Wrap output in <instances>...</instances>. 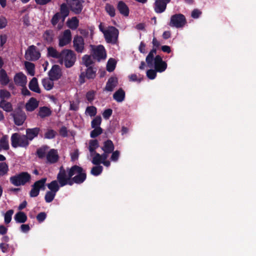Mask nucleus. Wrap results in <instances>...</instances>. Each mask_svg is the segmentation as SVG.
I'll return each mask as SVG.
<instances>
[{
	"instance_id": "1",
	"label": "nucleus",
	"mask_w": 256,
	"mask_h": 256,
	"mask_svg": "<svg viewBox=\"0 0 256 256\" xmlns=\"http://www.w3.org/2000/svg\"><path fill=\"white\" fill-rule=\"evenodd\" d=\"M74 176L73 178V180L77 184L82 182L86 178V173L78 166H74L66 170L61 167L57 176V179L60 186H63L67 184H72V182L70 178Z\"/></svg>"
},
{
	"instance_id": "2",
	"label": "nucleus",
	"mask_w": 256,
	"mask_h": 256,
	"mask_svg": "<svg viewBox=\"0 0 256 256\" xmlns=\"http://www.w3.org/2000/svg\"><path fill=\"white\" fill-rule=\"evenodd\" d=\"M156 53V50L153 48L148 54L146 58V62L148 66L152 68L153 66V61L154 60V68L157 72H164L166 68L167 64L162 60L160 56H156L154 58V55Z\"/></svg>"
},
{
	"instance_id": "3",
	"label": "nucleus",
	"mask_w": 256,
	"mask_h": 256,
	"mask_svg": "<svg viewBox=\"0 0 256 256\" xmlns=\"http://www.w3.org/2000/svg\"><path fill=\"white\" fill-rule=\"evenodd\" d=\"M76 58V54L72 50L66 49L60 53L58 60L61 64H64L66 68H70L74 65Z\"/></svg>"
},
{
	"instance_id": "4",
	"label": "nucleus",
	"mask_w": 256,
	"mask_h": 256,
	"mask_svg": "<svg viewBox=\"0 0 256 256\" xmlns=\"http://www.w3.org/2000/svg\"><path fill=\"white\" fill-rule=\"evenodd\" d=\"M100 30L103 33L106 40L108 43H115L118 36V30L114 26L104 28L102 23L99 25Z\"/></svg>"
},
{
	"instance_id": "5",
	"label": "nucleus",
	"mask_w": 256,
	"mask_h": 256,
	"mask_svg": "<svg viewBox=\"0 0 256 256\" xmlns=\"http://www.w3.org/2000/svg\"><path fill=\"white\" fill-rule=\"evenodd\" d=\"M30 178V176L26 172H22L14 175L10 178V182L14 186H23L28 182Z\"/></svg>"
},
{
	"instance_id": "6",
	"label": "nucleus",
	"mask_w": 256,
	"mask_h": 256,
	"mask_svg": "<svg viewBox=\"0 0 256 256\" xmlns=\"http://www.w3.org/2000/svg\"><path fill=\"white\" fill-rule=\"evenodd\" d=\"M12 146L16 148L18 147H26L28 144V140L25 135H20L17 133H14L11 136Z\"/></svg>"
},
{
	"instance_id": "7",
	"label": "nucleus",
	"mask_w": 256,
	"mask_h": 256,
	"mask_svg": "<svg viewBox=\"0 0 256 256\" xmlns=\"http://www.w3.org/2000/svg\"><path fill=\"white\" fill-rule=\"evenodd\" d=\"M92 56L100 61L106 58V54L104 47L102 45L98 46H90Z\"/></svg>"
},
{
	"instance_id": "8",
	"label": "nucleus",
	"mask_w": 256,
	"mask_h": 256,
	"mask_svg": "<svg viewBox=\"0 0 256 256\" xmlns=\"http://www.w3.org/2000/svg\"><path fill=\"white\" fill-rule=\"evenodd\" d=\"M46 181V178H42L41 180L36 182L32 186V190L30 192V196H37L39 194L40 190H44Z\"/></svg>"
},
{
	"instance_id": "9",
	"label": "nucleus",
	"mask_w": 256,
	"mask_h": 256,
	"mask_svg": "<svg viewBox=\"0 0 256 256\" xmlns=\"http://www.w3.org/2000/svg\"><path fill=\"white\" fill-rule=\"evenodd\" d=\"M186 24L185 17L182 14H176L172 16L170 26L177 28L183 27Z\"/></svg>"
},
{
	"instance_id": "10",
	"label": "nucleus",
	"mask_w": 256,
	"mask_h": 256,
	"mask_svg": "<svg viewBox=\"0 0 256 256\" xmlns=\"http://www.w3.org/2000/svg\"><path fill=\"white\" fill-rule=\"evenodd\" d=\"M40 53L34 46L28 47L25 53V58L28 60H35L39 58Z\"/></svg>"
},
{
	"instance_id": "11",
	"label": "nucleus",
	"mask_w": 256,
	"mask_h": 256,
	"mask_svg": "<svg viewBox=\"0 0 256 256\" xmlns=\"http://www.w3.org/2000/svg\"><path fill=\"white\" fill-rule=\"evenodd\" d=\"M72 40L71 32L69 30H65L58 37V46L60 47L68 44Z\"/></svg>"
},
{
	"instance_id": "12",
	"label": "nucleus",
	"mask_w": 256,
	"mask_h": 256,
	"mask_svg": "<svg viewBox=\"0 0 256 256\" xmlns=\"http://www.w3.org/2000/svg\"><path fill=\"white\" fill-rule=\"evenodd\" d=\"M68 4L75 14H80L82 9V0H66Z\"/></svg>"
},
{
	"instance_id": "13",
	"label": "nucleus",
	"mask_w": 256,
	"mask_h": 256,
	"mask_svg": "<svg viewBox=\"0 0 256 256\" xmlns=\"http://www.w3.org/2000/svg\"><path fill=\"white\" fill-rule=\"evenodd\" d=\"M74 47L78 52H82L84 48V42L83 38L80 36H74L73 40Z\"/></svg>"
},
{
	"instance_id": "14",
	"label": "nucleus",
	"mask_w": 256,
	"mask_h": 256,
	"mask_svg": "<svg viewBox=\"0 0 256 256\" xmlns=\"http://www.w3.org/2000/svg\"><path fill=\"white\" fill-rule=\"evenodd\" d=\"M14 81L16 85L25 87L27 83L26 76L22 72H18L14 76Z\"/></svg>"
},
{
	"instance_id": "15",
	"label": "nucleus",
	"mask_w": 256,
	"mask_h": 256,
	"mask_svg": "<svg viewBox=\"0 0 256 256\" xmlns=\"http://www.w3.org/2000/svg\"><path fill=\"white\" fill-rule=\"evenodd\" d=\"M14 123L18 126L22 125L26 119V115L23 112L19 110L16 112L12 114Z\"/></svg>"
},
{
	"instance_id": "16",
	"label": "nucleus",
	"mask_w": 256,
	"mask_h": 256,
	"mask_svg": "<svg viewBox=\"0 0 256 256\" xmlns=\"http://www.w3.org/2000/svg\"><path fill=\"white\" fill-rule=\"evenodd\" d=\"M170 0H155L154 10L158 13L164 12L166 8V4Z\"/></svg>"
},
{
	"instance_id": "17",
	"label": "nucleus",
	"mask_w": 256,
	"mask_h": 256,
	"mask_svg": "<svg viewBox=\"0 0 256 256\" xmlns=\"http://www.w3.org/2000/svg\"><path fill=\"white\" fill-rule=\"evenodd\" d=\"M58 158V152L54 149L50 150L46 154V162L50 164L56 162Z\"/></svg>"
},
{
	"instance_id": "18",
	"label": "nucleus",
	"mask_w": 256,
	"mask_h": 256,
	"mask_svg": "<svg viewBox=\"0 0 256 256\" xmlns=\"http://www.w3.org/2000/svg\"><path fill=\"white\" fill-rule=\"evenodd\" d=\"M50 78L52 80H56L62 76L61 69L58 66L54 65L49 72Z\"/></svg>"
},
{
	"instance_id": "19",
	"label": "nucleus",
	"mask_w": 256,
	"mask_h": 256,
	"mask_svg": "<svg viewBox=\"0 0 256 256\" xmlns=\"http://www.w3.org/2000/svg\"><path fill=\"white\" fill-rule=\"evenodd\" d=\"M96 76V72L91 67L87 68L86 74L82 72L80 76V83L84 82V78L86 77L88 78H93Z\"/></svg>"
},
{
	"instance_id": "20",
	"label": "nucleus",
	"mask_w": 256,
	"mask_h": 256,
	"mask_svg": "<svg viewBox=\"0 0 256 256\" xmlns=\"http://www.w3.org/2000/svg\"><path fill=\"white\" fill-rule=\"evenodd\" d=\"M38 106V102L34 98H32L26 104V109L27 111L32 112Z\"/></svg>"
},
{
	"instance_id": "21",
	"label": "nucleus",
	"mask_w": 256,
	"mask_h": 256,
	"mask_svg": "<svg viewBox=\"0 0 256 256\" xmlns=\"http://www.w3.org/2000/svg\"><path fill=\"white\" fill-rule=\"evenodd\" d=\"M92 156H93L92 160V164H98L100 163H102L104 160H106L108 157V155L104 153L100 155L98 153L94 152Z\"/></svg>"
},
{
	"instance_id": "22",
	"label": "nucleus",
	"mask_w": 256,
	"mask_h": 256,
	"mask_svg": "<svg viewBox=\"0 0 256 256\" xmlns=\"http://www.w3.org/2000/svg\"><path fill=\"white\" fill-rule=\"evenodd\" d=\"M118 79L116 77L110 78L106 83L105 90L108 92H112L118 84Z\"/></svg>"
},
{
	"instance_id": "23",
	"label": "nucleus",
	"mask_w": 256,
	"mask_h": 256,
	"mask_svg": "<svg viewBox=\"0 0 256 256\" xmlns=\"http://www.w3.org/2000/svg\"><path fill=\"white\" fill-rule=\"evenodd\" d=\"M8 137L6 135L3 136L0 138V152L9 149Z\"/></svg>"
},
{
	"instance_id": "24",
	"label": "nucleus",
	"mask_w": 256,
	"mask_h": 256,
	"mask_svg": "<svg viewBox=\"0 0 256 256\" xmlns=\"http://www.w3.org/2000/svg\"><path fill=\"white\" fill-rule=\"evenodd\" d=\"M40 128H38L27 129L26 130V136L28 138V140H32L33 138L38 136Z\"/></svg>"
},
{
	"instance_id": "25",
	"label": "nucleus",
	"mask_w": 256,
	"mask_h": 256,
	"mask_svg": "<svg viewBox=\"0 0 256 256\" xmlns=\"http://www.w3.org/2000/svg\"><path fill=\"white\" fill-rule=\"evenodd\" d=\"M119 12L125 16H127L129 14V9L128 6L124 2L120 1L118 2L117 6Z\"/></svg>"
},
{
	"instance_id": "26",
	"label": "nucleus",
	"mask_w": 256,
	"mask_h": 256,
	"mask_svg": "<svg viewBox=\"0 0 256 256\" xmlns=\"http://www.w3.org/2000/svg\"><path fill=\"white\" fill-rule=\"evenodd\" d=\"M102 150L104 151V154H106L108 155L110 153L114 150V145L110 140H108L106 141L104 144V146L102 148Z\"/></svg>"
},
{
	"instance_id": "27",
	"label": "nucleus",
	"mask_w": 256,
	"mask_h": 256,
	"mask_svg": "<svg viewBox=\"0 0 256 256\" xmlns=\"http://www.w3.org/2000/svg\"><path fill=\"white\" fill-rule=\"evenodd\" d=\"M29 88L32 91L37 93H40V90L38 86V80L36 78H33L30 82Z\"/></svg>"
},
{
	"instance_id": "28",
	"label": "nucleus",
	"mask_w": 256,
	"mask_h": 256,
	"mask_svg": "<svg viewBox=\"0 0 256 256\" xmlns=\"http://www.w3.org/2000/svg\"><path fill=\"white\" fill-rule=\"evenodd\" d=\"M10 82V78L6 72L2 69L0 70V82L3 86L7 85Z\"/></svg>"
},
{
	"instance_id": "29",
	"label": "nucleus",
	"mask_w": 256,
	"mask_h": 256,
	"mask_svg": "<svg viewBox=\"0 0 256 256\" xmlns=\"http://www.w3.org/2000/svg\"><path fill=\"white\" fill-rule=\"evenodd\" d=\"M14 219L18 223H24L27 220V216L24 212H20L15 214Z\"/></svg>"
},
{
	"instance_id": "30",
	"label": "nucleus",
	"mask_w": 256,
	"mask_h": 256,
	"mask_svg": "<svg viewBox=\"0 0 256 256\" xmlns=\"http://www.w3.org/2000/svg\"><path fill=\"white\" fill-rule=\"evenodd\" d=\"M98 141L96 140H91L89 142L88 150L91 156L95 152V150L98 147Z\"/></svg>"
},
{
	"instance_id": "31",
	"label": "nucleus",
	"mask_w": 256,
	"mask_h": 256,
	"mask_svg": "<svg viewBox=\"0 0 256 256\" xmlns=\"http://www.w3.org/2000/svg\"><path fill=\"white\" fill-rule=\"evenodd\" d=\"M125 93L124 91L120 89L114 94V98L118 102H122L124 100Z\"/></svg>"
},
{
	"instance_id": "32",
	"label": "nucleus",
	"mask_w": 256,
	"mask_h": 256,
	"mask_svg": "<svg viewBox=\"0 0 256 256\" xmlns=\"http://www.w3.org/2000/svg\"><path fill=\"white\" fill-rule=\"evenodd\" d=\"M78 20L76 17H73L67 21V25L72 30L76 29L78 26Z\"/></svg>"
},
{
	"instance_id": "33",
	"label": "nucleus",
	"mask_w": 256,
	"mask_h": 256,
	"mask_svg": "<svg viewBox=\"0 0 256 256\" xmlns=\"http://www.w3.org/2000/svg\"><path fill=\"white\" fill-rule=\"evenodd\" d=\"M0 108L6 112H10L12 110V106L10 102L6 100L0 102Z\"/></svg>"
},
{
	"instance_id": "34",
	"label": "nucleus",
	"mask_w": 256,
	"mask_h": 256,
	"mask_svg": "<svg viewBox=\"0 0 256 256\" xmlns=\"http://www.w3.org/2000/svg\"><path fill=\"white\" fill-rule=\"evenodd\" d=\"M54 80L50 78H44L42 80V83L44 88L48 90H50L54 86Z\"/></svg>"
},
{
	"instance_id": "35",
	"label": "nucleus",
	"mask_w": 256,
	"mask_h": 256,
	"mask_svg": "<svg viewBox=\"0 0 256 256\" xmlns=\"http://www.w3.org/2000/svg\"><path fill=\"white\" fill-rule=\"evenodd\" d=\"M51 114V111L49 108L44 106L40 108L38 116L41 118L49 116Z\"/></svg>"
},
{
	"instance_id": "36",
	"label": "nucleus",
	"mask_w": 256,
	"mask_h": 256,
	"mask_svg": "<svg viewBox=\"0 0 256 256\" xmlns=\"http://www.w3.org/2000/svg\"><path fill=\"white\" fill-rule=\"evenodd\" d=\"M97 113V109L94 106H88L86 108L85 114L90 117L94 116Z\"/></svg>"
},
{
	"instance_id": "37",
	"label": "nucleus",
	"mask_w": 256,
	"mask_h": 256,
	"mask_svg": "<svg viewBox=\"0 0 256 256\" xmlns=\"http://www.w3.org/2000/svg\"><path fill=\"white\" fill-rule=\"evenodd\" d=\"M25 67L28 72V73L30 76H33L34 75V66L30 62H26L24 63Z\"/></svg>"
},
{
	"instance_id": "38",
	"label": "nucleus",
	"mask_w": 256,
	"mask_h": 256,
	"mask_svg": "<svg viewBox=\"0 0 256 256\" xmlns=\"http://www.w3.org/2000/svg\"><path fill=\"white\" fill-rule=\"evenodd\" d=\"M14 212V210H10L4 214V222L6 224H8L11 222Z\"/></svg>"
},
{
	"instance_id": "39",
	"label": "nucleus",
	"mask_w": 256,
	"mask_h": 256,
	"mask_svg": "<svg viewBox=\"0 0 256 256\" xmlns=\"http://www.w3.org/2000/svg\"><path fill=\"white\" fill-rule=\"evenodd\" d=\"M48 188L51 192L56 193L59 190V185L56 180H53L48 184Z\"/></svg>"
},
{
	"instance_id": "40",
	"label": "nucleus",
	"mask_w": 256,
	"mask_h": 256,
	"mask_svg": "<svg viewBox=\"0 0 256 256\" xmlns=\"http://www.w3.org/2000/svg\"><path fill=\"white\" fill-rule=\"evenodd\" d=\"M10 93L6 90L2 89L0 90V101L6 100L10 98Z\"/></svg>"
},
{
	"instance_id": "41",
	"label": "nucleus",
	"mask_w": 256,
	"mask_h": 256,
	"mask_svg": "<svg viewBox=\"0 0 256 256\" xmlns=\"http://www.w3.org/2000/svg\"><path fill=\"white\" fill-rule=\"evenodd\" d=\"M68 10L65 4H63L60 6V15L62 14V22L64 21V18L66 17L68 14Z\"/></svg>"
},
{
	"instance_id": "42",
	"label": "nucleus",
	"mask_w": 256,
	"mask_h": 256,
	"mask_svg": "<svg viewBox=\"0 0 256 256\" xmlns=\"http://www.w3.org/2000/svg\"><path fill=\"white\" fill-rule=\"evenodd\" d=\"M8 171V165L4 162H0V176H3L6 174Z\"/></svg>"
},
{
	"instance_id": "43",
	"label": "nucleus",
	"mask_w": 256,
	"mask_h": 256,
	"mask_svg": "<svg viewBox=\"0 0 256 256\" xmlns=\"http://www.w3.org/2000/svg\"><path fill=\"white\" fill-rule=\"evenodd\" d=\"M116 61L113 58H110L107 63L106 70L108 72L113 71L116 67Z\"/></svg>"
},
{
	"instance_id": "44",
	"label": "nucleus",
	"mask_w": 256,
	"mask_h": 256,
	"mask_svg": "<svg viewBox=\"0 0 256 256\" xmlns=\"http://www.w3.org/2000/svg\"><path fill=\"white\" fill-rule=\"evenodd\" d=\"M48 56L56 58H58L60 59V54L54 48L52 47L48 48Z\"/></svg>"
},
{
	"instance_id": "45",
	"label": "nucleus",
	"mask_w": 256,
	"mask_h": 256,
	"mask_svg": "<svg viewBox=\"0 0 256 256\" xmlns=\"http://www.w3.org/2000/svg\"><path fill=\"white\" fill-rule=\"evenodd\" d=\"M82 63L86 66H90L92 63L91 56L88 55H84L82 58Z\"/></svg>"
},
{
	"instance_id": "46",
	"label": "nucleus",
	"mask_w": 256,
	"mask_h": 256,
	"mask_svg": "<svg viewBox=\"0 0 256 256\" xmlns=\"http://www.w3.org/2000/svg\"><path fill=\"white\" fill-rule=\"evenodd\" d=\"M56 193L48 191L46 192V194L44 196L45 200L46 202H50L54 199Z\"/></svg>"
},
{
	"instance_id": "47",
	"label": "nucleus",
	"mask_w": 256,
	"mask_h": 256,
	"mask_svg": "<svg viewBox=\"0 0 256 256\" xmlns=\"http://www.w3.org/2000/svg\"><path fill=\"white\" fill-rule=\"evenodd\" d=\"M54 34L52 30H46L44 34V38L48 42H51L52 40Z\"/></svg>"
},
{
	"instance_id": "48",
	"label": "nucleus",
	"mask_w": 256,
	"mask_h": 256,
	"mask_svg": "<svg viewBox=\"0 0 256 256\" xmlns=\"http://www.w3.org/2000/svg\"><path fill=\"white\" fill-rule=\"evenodd\" d=\"M105 10L107 13L112 17L115 16V9L113 6L107 4L105 6Z\"/></svg>"
},
{
	"instance_id": "49",
	"label": "nucleus",
	"mask_w": 256,
	"mask_h": 256,
	"mask_svg": "<svg viewBox=\"0 0 256 256\" xmlns=\"http://www.w3.org/2000/svg\"><path fill=\"white\" fill-rule=\"evenodd\" d=\"M94 128L93 130H92L90 132V137L94 138L100 135L102 132V128L100 127H96V128Z\"/></svg>"
},
{
	"instance_id": "50",
	"label": "nucleus",
	"mask_w": 256,
	"mask_h": 256,
	"mask_svg": "<svg viewBox=\"0 0 256 256\" xmlns=\"http://www.w3.org/2000/svg\"><path fill=\"white\" fill-rule=\"evenodd\" d=\"M102 122V118L100 116H96L91 122L92 128L100 127Z\"/></svg>"
},
{
	"instance_id": "51",
	"label": "nucleus",
	"mask_w": 256,
	"mask_h": 256,
	"mask_svg": "<svg viewBox=\"0 0 256 256\" xmlns=\"http://www.w3.org/2000/svg\"><path fill=\"white\" fill-rule=\"evenodd\" d=\"M102 171V167L98 166H94L91 170V174L95 176H97L101 174Z\"/></svg>"
},
{
	"instance_id": "52",
	"label": "nucleus",
	"mask_w": 256,
	"mask_h": 256,
	"mask_svg": "<svg viewBox=\"0 0 256 256\" xmlns=\"http://www.w3.org/2000/svg\"><path fill=\"white\" fill-rule=\"evenodd\" d=\"M96 92L94 90H90L88 92L86 95V100L90 102H92L95 97Z\"/></svg>"
},
{
	"instance_id": "53",
	"label": "nucleus",
	"mask_w": 256,
	"mask_h": 256,
	"mask_svg": "<svg viewBox=\"0 0 256 256\" xmlns=\"http://www.w3.org/2000/svg\"><path fill=\"white\" fill-rule=\"evenodd\" d=\"M156 70H149L146 72V76L150 80H154L156 76Z\"/></svg>"
},
{
	"instance_id": "54",
	"label": "nucleus",
	"mask_w": 256,
	"mask_h": 256,
	"mask_svg": "<svg viewBox=\"0 0 256 256\" xmlns=\"http://www.w3.org/2000/svg\"><path fill=\"white\" fill-rule=\"evenodd\" d=\"M61 18L60 13L58 12L52 18L51 22L53 26H56L59 20Z\"/></svg>"
},
{
	"instance_id": "55",
	"label": "nucleus",
	"mask_w": 256,
	"mask_h": 256,
	"mask_svg": "<svg viewBox=\"0 0 256 256\" xmlns=\"http://www.w3.org/2000/svg\"><path fill=\"white\" fill-rule=\"evenodd\" d=\"M56 132L52 130H48L44 134V138L48 139L52 138L55 136Z\"/></svg>"
},
{
	"instance_id": "56",
	"label": "nucleus",
	"mask_w": 256,
	"mask_h": 256,
	"mask_svg": "<svg viewBox=\"0 0 256 256\" xmlns=\"http://www.w3.org/2000/svg\"><path fill=\"white\" fill-rule=\"evenodd\" d=\"M48 150V148L46 146H44L40 149H38L37 151L38 154L40 158H43L45 156V154Z\"/></svg>"
},
{
	"instance_id": "57",
	"label": "nucleus",
	"mask_w": 256,
	"mask_h": 256,
	"mask_svg": "<svg viewBox=\"0 0 256 256\" xmlns=\"http://www.w3.org/2000/svg\"><path fill=\"white\" fill-rule=\"evenodd\" d=\"M8 24V20L6 17L0 16V29L4 28L6 27Z\"/></svg>"
},
{
	"instance_id": "58",
	"label": "nucleus",
	"mask_w": 256,
	"mask_h": 256,
	"mask_svg": "<svg viewBox=\"0 0 256 256\" xmlns=\"http://www.w3.org/2000/svg\"><path fill=\"white\" fill-rule=\"evenodd\" d=\"M112 112V109L108 108L104 110L102 113V116L105 119H108L111 116Z\"/></svg>"
},
{
	"instance_id": "59",
	"label": "nucleus",
	"mask_w": 256,
	"mask_h": 256,
	"mask_svg": "<svg viewBox=\"0 0 256 256\" xmlns=\"http://www.w3.org/2000/svg\"><path fill=\"white\" fill-rule=\"evenodd\" d=\"M120 152L118 150H116L112 152L110 159L112 161L116 162L118 160Z\"/></svg>"
},
{
	"instance_id": "60",
	"label": "nucleus",
	"mask_w": 256,
	"mask_h": 256,
	"mask_svg": "<svg viewBox=\"0 0 256 256\" xmlns=\"http://www.w3.org/2000/svg\"><path fill=\"white\" fill-rule=\"evenodd\" d=\"M70 108L72 110H77L78 108V102H70Z\"/></svg>"
},
{
	"instance_id": "61",
	"label": "nucleus",
	"mask_w": 256,
	"mask_h": 256,
	"mask_svg": "<svg viewBox=\"0 0 256 256\" xmlns=\"http://www.w3.org/2000/svg\"><path fill=\"white\" fill-rule=\"evenodd\" d=\"M46 218V214L44 212H40L36 216L38 220L41 222H43Z\"/></svg>"
},
{
	"instance_id": "62",
	"label": "nucleus",
	"mask_w": 256,
	"mask_h": 256,
	"mask_svg": "<svg viewBox=\"0 0 256 256\" xmlns=\"http://www.w3.org/2000/svg\"><path fill=\"white\" fill-rule=\"evenodd\" d=\"M60 134L64 137L66 136H68V130L67 128L65 126H62L60 130Z\"/></svg>"
},
{
	"instance_id": "63",
	"label": "nucleus",
	"mask_w": 256,
	"mask_h": 256,
	"mask_svg": "<svg viewBox=\"0 0 256 256\" xmlns=\"http://www.w3.org/2000/svg\"><path fill=\"white\" fill-rule=\"evenodd\" d=\"M20 230L23 232H27L30 230V228L28 224H22L20 226Z\"/></svg>"
},
{
	"instance_id": "64",
	"label": "nucleus",
	"mask_w": 256,
	"mask_h": 256,
	"mask_svg": "<svg viewBox=\"0 0 256 256\" xmlns=\"http://www.w3.org/2000/svg\"><path fill=\"white\" fill-rule=\"evenodd\" d=\"M201 14V12L198 10H194L192 12V16L193 18H196Z\"/></svg>"
}]
</instances>
